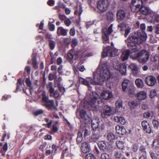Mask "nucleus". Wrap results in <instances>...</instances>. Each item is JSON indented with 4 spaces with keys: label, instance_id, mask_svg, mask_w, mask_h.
<instances>
[{
    "label": "nucleus",
    "instance_id": "obj_1",
    "mask_svg": "<svg viewBox=\"0 0 159 159\" xmlns=\"http://www.w3.org/2000/svg\"><path fill=\"white\" fill-rule=\"evenodd\" d=\"M41 103L42 105L45 107L48 110L56 108L54 101L53 99H50L48 96L43 91L41 93Z\"/></svg>",
    "mask_w": 159,
    "mask_h": 159
},
{
    "label": "nucleus",
    "instance_id": "obj_2",
    "mask_svg": "<svg viewBox=\"0 0 159 159\" xmlns=\"http://www.w3.org/2000/svg\"><path fill=\"white\" fill-rule=\"evenodd\" d=\"M126 42L127 47L129 50L136 52L138 44L140 43L139 37L134 34L131 33L128 38Z\"/></svg>",
    "mask_w": 159,
    "mask_h": 159
},
{
    "label": "nucleus",
    "instance_id": "obj_3",
    "mask_svg": "<svg viewBox=\"0 0 159 159\" xmlns=\"http://www.w3.org/2000/svg\"><path fill=\"white\" fill-rule=\"evenodd\" d=\"M131 56L133 59L138 60L140 63H144L148 61L149 54L147 51L143 50L140 52L135 54L134 56Z\"/></svg>",
    "mask_w": 159,
    "mask_h": 159
},
{
    "label": "nucleus",
    "instance_id": "obj_4",
    "mask_svg": "<svg viewBox=\"0 0 159 159\" xmlns=\"http://www.w3.org/2000/svg\"><path fill=\"white\" fill-rule=\"evenodd\" d=\"M90 100L89 103L93 108H95L97 106L101 107L100 104H103L102 99L96 93L92 92L90 93Z\"/></svg>",
    "mask_w": 159,
    "mask_h": 159
},
{
    "label": "nucleus",
    "instance_id": "obj_5",
    "mask_svg": "<svg viewBox=\"0 0 159 159\" xmlns=\"http://www.w3.org/2000/svg\"><path fill=\"white\" fill-rule=\"evenodd\" d=\"M113 25L111 24L108 28H103L102 31V36L103 43H107L109 42V35L113 32Z\"/></svg>",
    "mask_w": 159,
    "mask_h": 159
},
{
    "label": "nucleus",
    "instance_id": "obj_6",
    "mask_svg": "<svg viewBox=\"0 0 159 159\" xmlns=\"http://www.w3.org/2000/svg\"><path fill=\"white\" fill-rule=\"evenodd\" d=\"M111 77L110 71L109 69H106L102 71L100 74V80L97 82L96 84L101 85L103 82L109 79Z\"/></svg>",
    "mask_w": 159,
    "mask_h": 159
},
{
    "label": "nucleus",
    "instance_id": "obj_7",
    "mask_svg": "<svg viewBox=\"0 0 159 159\" xmlns=\"http://www.w3.org/2000/svg\"><path fill=\"white\" fill-rule=\"evenodd\" d=\"M68 61L71 65L74 64V60H76L78 58L79 52L71 49L69 50L67 53Z\"/></svg>",
    "mask_w": 159,
    "mask_h": 159
},
{
    "label": "nucleus",
    "instance_id": "obj_8",
    "mask_svg": "<svg viewBox=\"0 0 159 159\" xmlns=\"http://www.w3.org/2000/svg\"><path fill=\"white\" fill-rule=\"evenodd\" d=\"M109 6L107 1L106 0H101L97 3L98 9L101 12H104L107 9Z\"/></svg>",
    "mask_w": 159,
    "mask_h": 159
},
{
    "label": "nucleus",
    "instance_id": "obj_9",
    "mask_svg": "<svg viewBox=\"0 0 159 159\" xmlns=\"http://www.w3.org/2000/svg\"><path fill=\"white\" fill-rule=\"evenodd\" d=\"M142 4L143 1L142 0H132L131 4V11L134 12L137 11Z\"/></svg>",
    "mask_w": 159,
    "mask_h": 159
},
{
    "label": "nucleus",
    "instance_id": "obj_10",
    "mask_svg": "<svg viewBox=\"0 0 159 159\" xmlns=\"http://www.w3.org/2000/svg\"><path fill=\"white\" fill-rule=\"evenodd\" d=\"M112 114V109L111 107L105 106L101 112L102 118H107Z\"/></svg>",
    "mask_w": 159,
    "mask_h": 159
},
{
    "label": "nucleus",
    "instance_id": "obj_11",
    "mask_svg": "<svg viewBox=\"0 0 159 159\" xmlns=\"http://www.w3.org/2000/svg\"><path fill=\"white\" fill-rule=\"evenodd\" d=\"M145 82L148 85L152 86L154 85L156 82L155 78L152 75H149L146 77Z\"/></svg>",
    "mask_w": 159,
    "mask_h": 159
},
{
    "label": "nucleus",
    "instance_id": "obj_12",
    "mask_svg": "<svg viewBox=\"0 0 159 159\" xmlns=\"http://www.w3.org/2000/svg\"><path fill=\"white\" fill-rule=\"evenodd\" d=\"M142 127L144 131L147 133L150 134L152 131L151 128L148 122L145 120H143L141 122Z\"/></svg>",
    "mask_w": 159,
    "mask_h": 159
},
{
    "label": "nucleus",
    "instance_id": "obj_13",
    "mask_svg": "<svg viewBox=\"0 0 159 159\" xmlns=\"http://www.w3.org/2000/svg\"><path fill=\"white\" fill-rule=\"evenodd\" d=\"M133 85L128 80H124L122 84V90L124 92H127L128 89Z\"/></svg>",
    "mask_w": 159,
    "mask_h": 159
},
{
    "label": "nucleus",
    "instance_id": "obj_14",
    "mask_svg": "<svg viewBox=\"0 0 159 159\" xmlns=\"http://www.w3.org/2000/svg\"><path fill=\"white\" fill-rule=\"evenodd\" d=\"M93 81V80L90 77L87 78L86 80L82 78H80L79 79V82L80 84L87 86H89L90 84H92Z\"/></svg>",
    "mask_w": 159,
    "mask_h": 159
},
{
    "label": "nucleus",
    "instance_id": "obj_15",
    "mask_svg": "<svg viewBox=\"0 0 159 159\" xmlns=\"http://www.w3.org/2000/svg\"><path fill=\"white\" fill-rule=\"evenodd\" d=\"M125 16L126 13L124 10L120 9L117 11L116 17L117 19L118 20H123L125 18Z\"/></svg>",
    "mask_w": 159,
    "mask_h": 159
},
{
    "label": "nucleus",
    "instance_id": "obj_16",
    "mask_svg": "<svg viewBox=\"0 0 159 159\" xmlns=\"http://www.w3.org/2000/svg\"><path fill=\"white\" fill-rule=\"evenodd\" d=\"M101 136L98 133H93L89 137V141L90 143H96L99 140Z\"/></svg>",
    "mask_w": 159,
    "mask_h": 159
},
{
    "label": "nucleus",
    "instance_id": "obj_17",
    "mask_svg": "<svg viewBox=\"0 0 159 159\" xmlns=\"http://www.w3.org/2000/svg\"><path fill=\"white\" fill-rule=\"evenodd\" d=\"M81 149L82 152L84 153L89 152L90 150V145L86 142H83L81 144Z\"/></svg>",
    "mask_w": 159,
    "mask_h": 159
},
{
    "label": "nucleus",
    "instance_id": "obj_18",
    "mask_svg": "<svg viewBox=\"0 0 159 159\" xmlns=\"http://www.w3.org/2000/svg\"><path fill=\"white\" fill-rule=\"evenodd\" d=\"M68 30L64 29L62 27H59L57 30V34L58 36H65L67 35Z\"/></svg>",
    "mask_w": 159,
    "mask_h": 159
},
{
    "label": "nucleus",
    "instance_id": "obj_19",
    "mask_svg": "<svg viewBox=\"0 0 159 159\" xmlns=\"http://www.w3.org/2000/svg\"><path fill=\"white\" fill-rule=\"evenodd\" d=\"M102 98L105 100H108L111 98L112 96L111 92L108 90L103 91L101 94Z\"/></svg>",
    "mask_w": 159,
    "mask_h": 159
},
{
    "label": "nucleus",
    "instance_id": "obj_20",
    "mask_svg": "<svg viewBox=\"0 0 159 159\" xmlns=\"http://www.w3.org/2000/svg\"><path fill=\"white\" fill-rule=\"evenodd\" d=\"M107 143L105 141H100L98 142V146L100 150L104 151L107 149Z\"/></svg>",
    "mask_w": 159,
    "mask_h": 159
},
{
    "label": "nucleus",
    "instance_id": "obj_21",
    "mask_svg": "<svg viewBox=\"0 0 159 159\" xmlns=\"http://www.w3.org/2000/svg\"><path fill=\"white\" fill-rule=\"evenodd\" d=\"M139 10L141 13L145 15L151 14L150 10L148 7L145 6H141V7L139 8Z\"/></svg>",
    "mask_w": 159,
    "mask_h": 159
},
{
    "label": "nucleus",
    "instance_id": "obj_22",
    "mask_svg": "<svg viewBox=\"0 0 159 159\" xmlns=\"http://www.w3.org/2000/svg\"><path fill=\"white\" fill-rule=\"evenodd\" d=\"M137 99L139 100L145 99L147 97V93L144 91H141L135 95Z\"/></svg>",
    "mask_w": 159,
    "mask_h": 159
},
{
    "label": "nucleus",
    "instance_id": "obj_23",
    "mask_svg": "<svg viewBox=\"0 0 159 159\" xmlns=\"http://www.w3.org/2000/svg\"><path fill=\"white\" fill-rule=\"evenodd\" d=\"M131 52L129 49H127L125 50L122 52V55L121 56V59L122 61H124L127 60L129 56L130 55L131 57V56H133L132 55H130Z\"/></svg>",
    "mask_w": 159,
    "mask_h": 159
},
{
    "label": "nucleus",
    "instance_id": "obj_24",
    "mask_svg": "<svg viewBox=\"0 0 159 159\" xmlns=\"http://www.w3.org/2000/svg\"><path fill=\"white\" fill-rule=\"evenodd\" d=\"M117 70L122 75H125L126 73V66L124 64H120L119 65V68H118Z\"/></svg>",
    "mask_w": 159,
    "mask_h": 159
},
{
    "label": "nucleus",
    "instance_id": "obj_25",
    "mask_svg": "<svg viewBox=\"0 0 159 159\" xmlns=\"http://www.w3.org/2000/svg\"><path fill=\"white\" fill-rule=\"evenodd\" d=\"M129 67L131 70L133 75L134 76H137L138 74V67L134 64H132L129 66Z\"/></svg>",
    "mask_w": 159,
    "mask_h": 159
},
{
    "label": "nucleus",
    "instance_id": "obj_26",
    "mask_svg": "<svg viewBox=\"0 0 159 159\" xmlns=\"http://www.w3.org/2000/svg\"><path fill=\"white\" fill-rule=\"evenodd\" d=\"M138 35L139 37H138L139 39V42L140 41V43L141 42L140 40H141L142 41H145L146 40L147 37V36L145 32L144 31H142L141 32H139V31H138Z\"/></svg>",
    "mask_w": 159,
    "mask_h": 159
},
{
    "label": "nucleus",
    "instance_id": "obj_27",
    "mask_svg": "<svg viewBox=\"0 0 159 159\" xmlns=\"http://www.w3.org/2000/svg\"><path fill=\"white\" fill-rule=\"evenodd\" d=\"M114 119L115 122L120 123L122 125H124L126 122L124 118L121 116H115Z\"/></svg>",
    "mask_w": 159,
    "mask_h": 159
},
{
    "label": "nucleus",
    "instance_id": "obj_28",
    "mask_svg": "<svg viewBox=\"0 0 159 159\" xmlns=\"http://www.w3.org/2000/svg\"><path fill=\"white\" fill-rule=\"evenodd\" d=\"M76 9L74 11V14L76 16H79V19H80V16L83 12V8L81 5L79 6V8L78 9L77 6L76 7Z\"/></svg>",
    "mask_w": 159,
    "mask_h": 159
},
{
    "label": "nucleus",
    "instance_id": "obj_29",
    "mask_svg": "<svg viewBox=\"0 0 159 159\" xmlns=\"http://www.w3.org/2000/svg\"><path fill=\"white\" fill-rule=\"evenodd\" d=\"M98 121L96 120H92L91 121V127L94 131H96L98 128Z\"/></svg>",
    "mask_w": 159,
    "mask_h": 159
},
{
    "label": "nucleus",
    "instance_id": "obj_30",
    "mask_svg": "<svg viewBox=\"0 0 159 159\" xmlns=\"http://www.w3.org/2000/svg\"><path fill=\"white\" fill-rule=\"evenodd\" d=\"M155 153L153 152H149L150 157L152 159H159V151H155Z\"/></svg>",
    "mask_w": 159,
    "mask_h": 159
},
{
    "label": "nucleus",
    "instance_id": "obj_31",
    "mask_svg": "<svg viewBox=\"0 0 159 159\" xmlns=\"http://www.w3.org/2000/svg\"><path fill=\"white\" fill-rule=\"evenodd\" d=\"M107 19L110 21H113L114 20V14L111 11H108L106 14Z\"/></svg>",
    "mask_w": 159,
    "mask_h": 159
},
{
    "label": "nucleus",
    "instance_id": "obj_32",
    "mask_svg": "<svg viewBox=\"0 0 159 159\" xmlns=\"http://www.w3.org/2000/svg\"><path fill=\"white\" fill-rule=\"evenodd\" d=\"M139 154L140 156H146L147 152L146 147L143 145L141 146L139 149Z\"/></svg>",
    "mask_w": 159,
    "mask_h": 159
},
{
    "label": "nucleus",
    "instance_id": "obj_33",
    "mask_svg": "<svg viewBox=\"0 0 159 159\" xmlns=\"http://www.w3.org/2000/svg\"><path fill=\"white\" fill-rule=\"evenodd\" d=\"M107 138L109 142H113L116 139V136L113 134L110 133L108 134Z\"/></svg>",
    "mask_w": 159,
    "mask_h": 159
},
{
    "label": "nucleus",
    "instance_id": "obj_34",
    "mask_svg": "<svg viewBox=\"0 0 159 159\" xmlns=\"http://www.w3.org/2000/svg\"><path fill=\"white\" fill-rule=\"evenodd\" d=\"M135 84L136 86L139 88H142L143 86V80L139 79H137L135 80Z\"/></svg>",
    "mask_w": 159,
    "mask_h": 159
},
{
    "label": "nucleus",
    "instance_id": "obj_35",
    "mask_svg": "<svg viewBox=\"0 0 159 159\" xmlns=\"http://www.w3.org/2000/svg\"><path fill=\"white\" fill-rule=\"evenodd\" d=\"M83 140V135L81 132H78L76 139V141L78 145L80 144Z\"/></svg>",
    "mask_w": 159,
    "mask_h": 159
},
{
    "label": "nucleus",
    "instance_id": "obj_36",
    "mask_svg": "<svg viewBox=\"0 0 159 159\" xmlns=\"http://www.w3.org/2000/svg\"><path fill=\"white\" fill-rule=\"evenodd\" d=\"M135 88L133 85L128 89V90L127 91L130 96H132L135 94Z\"/></svg>",
    "mask_w": 159,
    "mask_h": 159
},
{
    "label": "nucleus",
    "instance_id": "obj_37",
    "mask_svg": "<svg viewBox=\"0 0 159 159\" xmlns=\"http://www.w3.org/2000/svg\"><path fill=\"white\" fill-rule=\"evenodd\" d=\"M108 56L109 57H114L116 55L114 50L112 48H110L107 50Z\"/></svg>",
    "mask_w": 159,
    "mask_h": 159
},
{
    "label": "nucleus",
    "instance_id": "obj_38",
    "mask_svg": "<svg viewBox=\"0 0 159 159\" xmlns=\"http://www.w3.org/2000/svg\"><path fill=\"white\" fill-rule=\"evenodd\" d=\"M31 61L33 67L35 69H37L38 67V66L37 65V60L36 57H33L31 59Z\"/></svg>",
    "mask_w": 159,
    "mask_h": 159
},
{
    "label": "nucleus",
    "instance_id": "obj_39",
    "mask_svg": "<svg viewBox=\"0 0 159 159\" xmlns=\"http://www.w3.org/2000/svg\"><path fill=\"white\" fill-rule=\"evenodd\" d=\"M116 145L118 148L119 149H123L124 148V146L123 142L117 141L116 143Z\"/></svg>",
    "mask_w": 159,
    "mask_h": 159
},
{
    "label": "nucleus",
    "instance_id": "obj_40",
    "mask_svg": "<svg viewBox=\"0 0 159 159\" xmlns=\"http://www.w3.org/2000/svg\"><path fill=\"white\" fill-rule=\"evenodd\" d=\"M157 95V91L155 89H152L150 91L149 94V97L152 98L156 96Z\"/></svg>",
    "mask_w": 159,
    "mask_h": 159
},
{
    "label": "nucleus",
    "instance_id": "obj_41",
    "mask_svg": "<svg viewBox=\"0 0 159 159\" xmlns=\"http://www.w3.org/2000/svg\"><path fill=\"white\" fill-rule=\"evenodd\" d=\"M49 46L50 49L51 50H53L55 48V43L54 41L51 40H49Z\"/></svg>",
    "mask_w": 159,
    "mask_h": 159
},
{
    "label": "nucleus",
    "instance_id": "obj_42",
    "mask_svg": "<svg viewBox=\"0 0 159 159\" xmlns=\"http://www.w3.org/2000/svg\"><path fill=\"white\" fill-rule=\"evenodd\" d=\"M80 116L82 119L84 118L85 116L87 115L86 112L84 110H81L80 111Z\"/></svg>",
    "mask_w": 159,
    "mask_h": 159
},
{
    "label": "nucleus",
    "instance_id": "obj_43",
    "mask_svg": "<svg viewBox=\"0 0 159 159\" xmlns=\"http://www.w3.org/2000/svg\"><path fill=\"white\" fill-rule=\"evenodd\" d=\"M100 159H110L109 155L106 153H102L101 155Z\"/></svg>",
    "mask_w": 159,
    "mask_h": 159
},
{
    "label": "nucleus",
    "instance_id": "obj_44",
    "mask_svg": "<svg viewBox=\"0 0 159 159\" xmlns=\"http://www.w3.org/2000/svg\"><path fill=\"white\" fill-rule=\"evenodd\" d=\"M78 44V41L76 39H73L72 41L71 46L72 48H74Z\"/></svg>",
    "mask_w": 159,
    "mask_h": 159
},
{
    "label": "nucleus",
    "instance_id": "obj_45",
    "mask_svg": "<svg viewBox=\"0 0 159 159\" xmlns=\"http://www.w3.org/2000/svg\"><path fill=\"white\" fill-rule=\"evenodd\" d=\"M85 159H96V158L94 155L89 153L86 156Z\"/></svg>",
    "mask_w": 159,
    "mask_h": 159
},
{
    "label": "nucleus",
    "instance_id": "obj_46",
    "mask_svg": "<svg viewBox=\"0 0 159 159\" xmlns=\"http://www.w3.org/2000/svg\"><path fill=\"white\" fill-rule=\"evenodd\" d=\"M116 109L118 110V108L122 107V102H121L117 101L115 103Z\"/></svg>",
    "mask_w": 159,
    "mask_h": 159
},
{
    "label": "nucleus",
    "instance_id": "obj_47",
    "mask_svg": "<svg viewBox=\"0 0 159 159\" xmlns=\"http://www.w3.org/2000/svg\"><path fill=\"white\" fill-rule=\"evenodd\" d=\"M152 19L154 21L159 23V15L158 14H154L152 17Z\"/></svg>",
    "mask_w": 159,
    "mask_h": 159
},
{
    "label": "nucleus",
    "instance_id": "obj_48",
    "mask_svg": "<svg viewBox=\"0 0 159 159\" xmlns=\"http://www.w3.org/2000/svg\"><path fill=\"white\" fill-rule=\"evenodd\" d=\"M153 125L154 128H157L159 125V122L156 120H153L152 121Z\"/></svg>",
    "mask_w": 159,
    "mask_h": 159
},
{
    "label": "nucleus",
    "instance_id": "obj_49",
    "mask_svg": "<svg viewBox=\"0 0 159 159\" xmlns=\"http://www.w3.org/2000/svg\"><path fill=\"white\" fill-rule=\"evenodd\" d=\"M58 147V146H57L55 144H52V148L53 149V150L52 151L51 153L52 154L53 153L54 154L55 153Z\"/></svg>",
    "mask_w": 159,
    "mask_h": 159
},
{
    "label": "nucleus",
    "instance_id": "obj_50",
    "mask_svg": "<svg viewBox=\"0 0 159 159\" xmlns=\"http://www.w3.org/2000/svg\"><path fill=\"white\" fill-rule=\"evenodd\" d=\"M43 112V111L42 109L38 110L34 112V116H37L40 114H42Z\"/></svg>",
    "mask_w": 159,
    "mask_h": 159
},
{
    "label": "nucleus",
    "instance_id": "obj_51",
    "mask_svg": "<svg viewBox=\"0 0 159 159\" xmlns=\"http://www.w3.org/2000/svg\"><path fill=\"white\" fill-rule=\"evenodd\" d=\"M115 157L116 158H119L122 157V153L121 152L116 151L115 153Z\"/></svg>",
    "mask_w": 159,
    "mask_h": 159
},
{
    "label": "nucleus",
    "instance_id": "obj_52",
    "mask_svg": "<svg viewBox=\"0 0 159 159\" xmlns=\"http://www.w3.org/2000/svg\"><path fill=\"white\" fill-rule=\"evenodd\" d=\"M132 150L134 152H136L138 149V145L137 144H134L132 147Z\"/></svg>",
    "mask_w": 159,
    "mask_h": 159
},
{
    "label": "nucleus",
    "instance_id": "obj_53",
    "mask_svg": "<svg viewBox=\"0 0 159 159\" xmlns=\"http://www.w3.org/2000/svg\"><path fill=\"white\" fill-rule=\"evenodd\" d=\"M31 68L30 66H26L25 69V71H26L28 75H30V74Z\"/></svg>",
    "mask_w": 159,
    "mask_h": 159
},
{
    "label": "nucleus",
    "instance_id": "obj_54",
    "mask_svg": "<svg viewBox=\"0 0 159 159\" xmlns=\"http://www.w3.org/2000/svg\"><path fill=\"white\" fill-rule=\"evenodd\" d=\"M118 27L121 29V30H124L126 28V25L124 23H120L118 25Z\"/></svg>",
    "mask_w": 159,
    "mask_h": 159
},
{
    "label": "nucleus",
    "instance_id": "obj_55",
    "mask_svg": "<svg viewBox=\"0 0 159 159\" xmlns=\"http://www.w3.org/2000/svg\"><path fill=\"white\" fill-rule=\"evenodd\" d=\"M130 28L129 27H128L127 29H125L124 30H125V34H124L125 37H126L127 36L128 34L130 32Z\"/></svg>",
    "mask_w": 159,
    "mask_h": 159
},
{
    "label": "nucleus",
    "instance_id": "obj_56",
    "mask_svg": "<svg viewBox=\"0 0 159 159\" xmlns=\"http://www.w3.org/2000/svg\"><path fill=\"white\" fill-rule=\"evenodd\" d=\"M47 4L51 7L53 6L55 4V1L54 0H48L47 2Z\"/></svg>",
    "mask_w": 159,
    "mask_h": 159
},
{
    "label": "nucleus",
    "instance_id": "obj_57",
    "mask_svg": "<svg viewBox=\"0 0 159 159\" xmlns=\"http://www.w3.org/2000/svg\"><path fill=\"white\" fill-rule=\"evenodd\" d=\"M151 113L150 112H145L143 114V116L144 117L147 118H149L150 116H151Z\"/></svg>",
    "mask_w": 159,
    "mask_h": 159
},
{
    "label": "nucleus",
    "instance_id": "obj_58",
    "mask_svg": "<svg viewBox=\"0 0 159 159\" xmlns=\"http://www.w3.org/2000/svg\"><path fill=\"white\" fill-rule=\"evenodd\" d=\"M121 128V127L119 125H117L116 126L115 129L117 133L120 134Z\"/></svg>",
    "mask_w": 159,
    "mask_h": 159
},
{
    "label": "nucleus",
    "instance_id": "obj_59",
    "mask_svg": "<svg viewBox=\"0 0 159 159\" xmlns=\"http://www.w3.org/2000/svg\"><path fill=\"white\" fill-rule=\"evenodd\" d=\"M58 130V128L55 125H53L52 130L54 133L57 132Z\"/></svg>",
    "mask_w": 159,
    "mask_h": 159
},
{
    "label": "nucleus",
    "instance_id": "obj_60",
    "mask_svg": "<svg viewBox=\"0 0 159 159\" xmlns=\"http://www.w3.org/2000/svg\"><path fill=\"white\" fill-rule=\"evenodd\" d=\"M25 83L27 86L29 87L31 86V83L29 78H26L25 80Z\"/></svg>",
    "mask_w": 159,
    "mask_h": 159
},
{
    "label": "nucleus",
    "instance_id": "obj_61",
    "mask_svg": "<svg viewBox=\"0 0 159 159\" xmlns=\"http://www.w3.org/2000/svg\"><path fill=\"white\" fill-rule=\"evenodd\" d=\"M53 93L54 97L55 98H57L60 96L59 93L57 90L55 91Z\"/></svg>",
    "mask_w": 159,
    "mask_h": 159
},
{
    "label": "nucleus",
    "instance_id": "obj_62",
    "mask_svg": "<svg viewBox=\"0 0 159 159\" xmlns=\"http://www.w3.org/2000/svg\"><path fill=\"white\" fill-rule=\"evenodd\" d=\"M64 22L65 24L67 26H69L71 24L70 20L68 18L65 20Z\"/></svg>",
    "mask_w": 159,
    "mask_h": 159
},
{
    "label": "nucleus",
    "instance_id": "obj_63",
    "mask_svg": "<svg viewBox=\"0 0 159 159\" xmlns=\"http://www.w3.org/2000/svg\"><path fill=\"white\" fill-rule=\"evenodd\" d=\"M75 34V30L74 28H71L70 31V34L71 36H74Z\"/></svg>",
    "mask_w": 159,
    "mask_h": 159
},
{
    "label": "nucleus",
    "instance_id": "obj_64",
    "mask_svg": "<svg viewBox=\"0 0 159 159\" xmlns=\"http://www.w3.org/2000/svg\"><path fill=\"white\" fill-rule=\"evenodd\" d=\"M55 28V26L54 25L52 24H51L49 25V29L50 31H53Z\"/></svg>",
    "mask_w": 159,
    "mask_h": 159
}]
</instances>
